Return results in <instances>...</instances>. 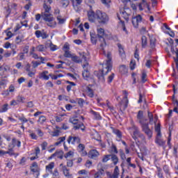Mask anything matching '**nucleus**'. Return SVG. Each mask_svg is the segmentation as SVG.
Wrapping results in <instances>:
<instances>
[{
	"label": "nucleus",
	"mask_w": 178,
	"mask_h": 178,
	"mask_svg": "<svg viewBox=\"0 0 178 178\" xmlns=\"http://www.w3.org/2000/svg\"><path fill=\"white\" fill-rule=\"evenodd\" d=\"M88 17L89 22H91V23H94L95 20H97L99 24L103 26L109 23V15L106 13L99 10H97L96 12L92 11V10H89L88 12Z\"/></svg>",
	"instance_id": "f257e3e1"
},
{
	"label": "nucleus",
	"mask_w": 178,
	"mask_h": 178,
	"mask_svg": "<svg viewBox=\"0 0 178 178\" xmlns=\"http://www.w3.org/2000/svg\"><path fill=\"white\" fill-rule=\"evenodd\" d=\"M111 70H112V57H111V53H108L107 60H106L105 63L103 64L102 71L95 72V74H96L99 80L104 83L105 78L104 77V75L108 74Z\"/></svg>",
	"instance_id": "f03ea898"
},
{
	"label": "nucleus",
	"mask_w": 178,
	"mask_h": 178,
	"mask_svg": "<svg viewBox=\"0 0 178 178\" xmlns=\"http://www.w3.org/2000/svg\"><path fill=\"white\" fill-rule=\"evenodd\" d=\"M97 35L98 36L99 41L100 42V48L102 49H104V48L106 47V42H105V38H107L108 35H106V33H105V30L101 27H97Z\"/></svg>",
	"instance_id": "7ed1b4c3"
},
{
	"label": "nucleus",
	"mask_w": 178,
	"mask_h": 178,
	"mask_svg": "<svg viewBox=\"0 0 178 178\" xmlns=\"http://www.w3.org/2000/svg\"><path fill=\"white\" fill-rule=\"evenodd\" d=\"M69 122L70 123L74 124V130H79V129H81L82 131H84L86 130V127L84 126V124H83L82 122H79V118H77L76 116L71 117L69 120Z\"/></svg>",
	"instance_id": "20e7f679"
},
{
	"label": "nucleus",
	"mask_w": 178,
	"mask_h": 178,
	"mask_svg": "<svg viewBox=\"0 0 178 178\" xmlns=\"http://www.w3.org/2000/svg\"><path fill=\"white\" fill-rule=\"evenodd\" d=\"M142 131L147 136L148 140L152 138V129H149V122H145L144 124H140Z\"/></svg>",
	"instance_id": "39448f33"
},
{
	"label": "nucleus",
	"mask_w": 178,
	"mask_h": 178,
	"mask_svg": "<svg viewBox=\"0 0 178 178\" xmlns=\"http://www.w3.org/2000/svg\"><path fill=\"white\" fill-rule=\"evenodd\" d=\"M42 19H43L49 27H54V17L52 14L42 13Z\"/></svg>",
	"instance_id": "423d86ee"
},
{
	"label": "nucleus",
	"mask_w": 178,
	"mask_h": 178,
	"mask_svg": "<svg viewBox=\"0 0 178 178\" xmlns=\"http://www.w3.org/2000/svg\"><path fill=\"white\" fill-rule=\"evenodd\" d=\"M128 130H129L130 131H133L132 138H134V140H135V141L137 140V134H139L140 131L138 127L136 126L133 121L131 122V127L128 128Z\"/></svg>",
	"instance_id": "0eeeda50"
},
{
	"label": "nucleus",
	"mask_w": 178,
	"mask_h": 178,
	"mask_svg": "<svg viewBox=\"0 0 178 178\" xmlns=\"http://www.w3.org/2000/svg\"><path fill=\"white\" fill-rule=\"evenodd\" d=\"M128 106L129 99L127 98V95H125L122 102H120V111H121V112L126 111Z\"/></svg>",
	"instance_id": "6e6552de"
},
{
	"label": "nucleus",
	"mask_w": 178,
	"mask_h": 178,
	"mask_svg": "<svg viewBox=\"0 0 178 178\" xmlns=\"http://www.w3.org/2000/svg\"><path fill=\"white\" fill-rule=\"evenodd\" d=\"M83 68L84 71L82 72V76L85 80H88L90 77H91V74H90V70H88V63H86L83 65Z\"/></svg>",
	"instance_id": "1a4fd4ad"
},
{
	"label": "nucleus",
	"mask_w": 178,
	"mask_h": 178,
	"mask_svg": "<svg viewBox=\"0 0 178 178\" xmlns=\"http://www.w3.org/2000/svg\"><path fill=\"white\" fill-rule=\"evenodd\" d=\"M106 175L108 178H119V175H120V170H119V167H115L113 174L108 172Z\"/></svg>",
	"instance_id": "9d476101"
},
{
	"label": "nucleus",
	"mask_w": 178,
	"mask_h": 178,
	"mask_svg": "<svg viewBox=\"0 0 178 178\" xmlns=\"http://www.w3.org/2000/svg\"><path fill=\"white\" fill-rule=\"evenodd\" d=\"M141 22H143V17L140 15L132 18V24L135 29H138V24Z\"/></svg>",
	"instance_id": "9b49d317"
},
{
	"label": "nucleus",
	"mask_w": 178,
	"mask_h": 178,
	"mask_svg": "<svg viewBox=\"0 0 178 178\" xmlns=\"http://www.w3.org/2000/svg\"><path fill=\"white\" fill-rule=\"evenodd\" d=\"M72 6L76 12H79L80 8H81V3L83 0H71Z\"/></svg>",
	"instance_id": "f8f14e48"
},
{
	"label": "nucleus",
	"mask_w": 178,
	"mask_h": 178,
	"mask_svg": "<svg viewBox=\"0 0 178 178\" xmlns=\"http://www.w3.org/2000/svg\"><path fill=\"white\" fill-rule=\"evenodd\" d=\"M92 85L85 86L83 88V91L87 94L88 97L90 98H94V90L91 88Z\"/></svg>",
	"instance_id": "ddd939ff"
},
{
	"label": "nucleus",
	"mask_w": 178,
	"mask_h": 178,
	"mask_svg": "<svg viewBox=\"0 0 178 178\" xmlns=\"http://www.w3.org/2000/svg\"><path fill=\"white\" fill-rule=\"evenodd\" d=\"M143 116V111H139L137 115V119H138V123L140 125L144 124V123L148 122V119L144 118Z\"/></svg>",
	"instance_id": "4468645a"
},
{
	"label": "nucleus",
	"mask_w": 178,
	"mask_h": 178,
	"mask_svg": "<svg viewBox=\"0 0 178 178\" xmlns=\"http://www.w3.org/2000/svg\"><path fill=\"white\" fill-rule=\"evenodd\" d=\"M67 141L68 144L71 143L74 145V144H80L81 139L79 136H69Z\"/></svg>",
	"instance_id": "2eb2a0df"
},
{
	"label": "nucleus",
	"mask_w": 178,
	"mask_h": 178,
	"mask_svg": "<svg viewBox=\"0 0 178 178\" xmlns=\"http://www.w3.org/2000/svg\"><path fill=\"white\" fill-rule=\"evenodd\" d=\"M77 151L81 155V156H86L87 152L86 151V146L83 144L79 143L77 147Z\"/></svg>",
	"instance_id": "dca6fc26"
},
{
	"label": "nucleus",
	"mask_w": 178,
	"mask_h": 178,
	"mask_svg": "<svg viewBox=\"0 0 178 178\" xmlns=\"http://www.w3.org/2000/svg\"><path fill=\"white\" fill-rule=\"evenodd\" d=\"M24 69L26 72H27L28 76L29 77H33V76H35V70L31 71V65H30V63H27L25 65Z\"/></svg>",
	"instance_id": "f3484780"
},
{
	"label": "nucleus",
	"mask_w": 178,
	"mask_h": 178,
	"mask_svg": "<svg viewBox=\"0 0 178 178\" xmlns=\"http://www.w3.org/2000/svg\"><path fill=\"white\" fill-rule=\"evenodd\" d=\"M35 35H36L37 38H40L42 37V40H45V38H48V34H47V32L42 31H36L35 32Z\"/></svg>",
	"instance_id": "a211bd4d"
},
{
	"label": "nucleus",
	"mask_w": 178,
	"mask_h": 178,
	"mask_svg": "<svg viewBox=\"0 0 178 178\" xmlns=\"http://www.w3.org/2000/svg\"><path fill=\"white\" fill-rule=\"evenodd\" d=\"M88 156L91 158V159H95L99 156V152H98L97 149H92L88 152Z\"/></svg>",
	"instance_id": "6ab92c4d"
},
{
	"label": "nucleus",
	"mask_w": 178,
	"mask_h": 178,
	"mask_svg": "<svg viewBox=\"0 0 178 178\" xmlns=\"http://www.w3.org/2000/svg\"><path fill=\"white\" fill-rule=\"evenodd\" d=\"M16 145L18 148H20V147H22V142H20V140H17L15 138H13L12 139V144L9 145V147L14 148Z\"/></svg>",
	"instance_id": "aec40b11"
},
{
	"label": "nucleus",
	"mask_w": 178,
	"mask_h": 178,
	"mask_svg": "<svg viewBox=\"0 0 178 178\" xmlns=\"http://www.w3.org/2000/svg\"><path fill=\"white\" fill-rule=\"evenodd\" d=\"M98 38L99 39V38H98V36L97 35V34H95V33L90 32V41L92 44L95 45V44H97V41H98Z\"/></svg>",
	"instance_id": "412c9836"
},
{
	"label": "nucleus",
	"mask_w": 178,
	"mask_h": 178,
	"mask_svg": "<svg viewBox=\"0 0 178 178\" xmlns=\"http://www.w3.org/2000/svg\"><path fill=\"white\" fill-rule=\"evenodd\" d=\"M161 137H162V135L161 136L156 135L155 143L156 144H158V145L163 146L166 142L162 140Z\"/></svg>",
	"instance_id": "4be33fe9"
},
{
	"label": "nucleus",
	"mask_w": 178,
	"mask_h": 178,
	"mask_svg": "<svg viewBox=\"0 0 178 178\" xmlns=\"http://www.w3.org/2000/svg\"><path fill=\"white\" fill-rule=\"evenodd\" d=\"M118 47L120 56L122 58H124L126 56V54L124 53V49L123 48V46L120 43H118Z\"/></svg>",
	"instance_id": "5701e85b"
},
{
	"label": "nucleus",
	"mask_w": 178,
	"mask_h": 178,
	"mask_svg": "<svg viewBox=\"0 0 178 178\" xmlns=\"http://www.w3.org/2000/svg\"><path fill=\"white\" fill-rule=\"evenodd\" d=\"M53 156H56L58 159H63V152L62 150H56L54 154H53Z\"/></svg>",
	"instance_id": "b1692460"
},
{
	"label": "nucleus",
	"mask_w": 178,
	"mask_h": 178,
	"mask_svg": "<svg viewBox=\"0 0 178 178\" xmlns=\"http://www.w3.org/2000/svg\"><path fill=\"white\" fill-rule=\"evenodd\" d=\"M54 168H55V163L51 162L49 164L46 165V170L49 173H52V169H54Z\"/></svg>",
	"instance_id": "393cba45"
},
{
	"label": "nucleus",
	"mask_w": 178,
	"mask_h": 178,
	"mask_svg": "<svg viewBox=\"0 0 178 178\" xmlns=\"http://www.w3.org/2000/svg\"><path fill=\"white\" fill-rule=\"evenodd\" d=\"M112 130H113V133L114 134H115V136H117L118 138H120V140L122 137V131H120V130H119L118 129H115V128H112Z\"/></svg>",
	"instance_id": "a878e982"
},
{
	"label": "nucleus",
	"mask_w": 178,
	"mask_h": 178,
	"mask_svg": "<svg viewBox=\"0 0 178 178\" xmlns=\"http://www.w3.org/2000/svg\"><path fill=\"white\" fill-rule=\"evenodd\" d=\"M111 159L113 165H116L119 163V157L116 154H111Z\"/></svg>",
	"instance_id": "bb28decb"
},
{
	"label": "nucleus",
	"mask_w": 178,
	"mask_h": 178,
	"mask_svg": "<svg viewBox=\"0 0 178 178\" xmlns=\"http://www.w3.org/2000/svg\"><path fill=\"white\" fill-rule=\"evenodd\" d=\"M48 73V71H43L40 74V79H43L44 80H49V76L47 75Z\"/></svg>",
	"instance_id": "cd10ccee"
},
{
	"label": "nucleus",
	"mask_w": 178,
	"mask_h": 178,
	"mask_svg": "<svg viewBox=\"0 0 178 178\" xmlns=\"http://www.w3.org/2000/svg\"><path fill=\"white\" fill-rule=\"evenodd\" d=\"M43 9L44 10V13H46V14H51V6L47 5L46 3L43 4Z\"/></svg>",
	"instance_id": "c85d7f7f"
},
{
	"label": "nucleus",
	"mask_w": 178,
	"mask_h": 178,
	"mask_svg": "<svg viewBox=\"0 0 178 178\" xmlns=\"http://www.w3.org/2000/svg\"><path fill=\"white\" fill-rule=\"evenodd\" d=\"M8 109H9V104H5L1 106L0 108V113H3L5 112H8Z\"/></svg>",
	"instance_id": "c756f323"
},
{
	"label": "nucleus",
	"mask_w": 178,
	"mask_h": 178,
	"mask_svg": "<svg viewBox=\"0 0 178 178\" xmlns=\"http://www.w3.org/2000/svg\"><path fill=\"white\" fill-rule=\"evenodd\" d=\"M67 84H70V85L67 86V92H70V91L72 90V87H74V86H76V83H74V82H72L70 81H67Z\"/></svg>",
	"instance_id": "7c9ffc66"
},
{
	"label": "nucleus",
	"mask_w": 178,
	"mask_h": 178,
	"mask_svg": "<svg viewBox=\"0 0 178 178\" xmlns=\"http://www.w3.org/2000/svg\"><path fill=\"white\" fill-rule=\"evenodd\" d=\"M119 72L121 74H126L127 73V67L126 65H121L119 68Z\"/></svg>",
	"instance_id": "2f4dec72"
},
{
	"label": "nucleus",
	"mask_w": 178,
	"mask_h": 178,
	"mask_svg": "<svg viewBox=\"0 0 178 178\" xmlns=\"http://www.w3.org/2000/svg\"><path fill=\"white\" fill-rule=\"evenodd\" d=\"M92 115H93L95 119H96V120H101V119H102V117H101V115H99V113L92 111H91Z\"/></svg>",
	"instance_id": "473e14b6"
},
{
	"label": "nucleus",
	"mask_w": 178,
	"mask_h": 178,
	"mask_svg": "<svg viewBox=\"0 0 178 178\" xmlns=\"http://www.w3.org/2000/svg\"><path fill=\"white\" fill-rule=\"evenodd\" d=\"M157 169V172H156V175L158 176L159 178H165L163 177V172H162V168H161V167H156Z\"/></svg>",
	"instance_id": "72a5a7b5"
},
{
	"label": "nucleus",
	"mask_w": 178,
	"mask_h": 178,
	"mask_svg": "<svg viewBox=\"0 0 178 178\" xmlns=\"http://www.w3.org/2000/svg\"><path fill=\"white\" fill-rule=\"evenodd\" d=\"M47 48L43 44L38 45L35 47V51H38V52H44Z\"/></svg>",
	"instance_id": "f704fd0d"
},
{
	"label": "nucleus",
	"mask_w": 178,
	"mask_h": 178,
	"mask_svg": "<svg viewBox=\"0 0 178 178\" xmlns=\"http://www.w3.org/2000/svg\"><path fill=\"white\" fill-rule=\"evenodd\" d=\"M71 58H72V61L74 62L75 63H81L82 62V60L80 59V57L76 56H72Z\"/></svg>",
	"instance_id": "c9c22d12"
},
{
	"label": "nucleus",
	"mask_w": 178,
	"mask_h": 178,
	"mask_svg": "<svg viewBox=\"0 0 178 178\" xmlns=\"http://www.w3.org/2000/svg\"><path fill=\"white\" fill-rule=\"evenodd\" d=\"M24 101H26V97L22 95H18L17 97V102H18V104H24Z\"/></svg>",
	"instance_id": "e433bc0d"
},
{
	"label": "nucleus",
	"mask_w": 178,
	"mask_h": 178,
	"mask_svg": "<svg viewBox=\"0 0 178 178\" xmlns=\"http://www.w3.org/2000/svg\"><path fill=\"white\" fill-rule=\"evenodd\" d=\"M147 115L149 118V123L150 124H152V123H154V115L152 114V113L147 111Z\"/></svg>",
	"instance_id": "4c0bfd02"
},
{
	"label": "nucleus",
	"mask_w": 178,
	"mask_h": 178,
	"mask_svg": "<svg viewBox=\"0 0 178 178\" xmlns=\"http://www.w3.org/2000/svg\"><path fill=\"white\" fill-rule=\"evenodd\" d=\"M63 172L65 177H69V176H70V173L69 172V169H67L66 165L63 166Z\"/></svg>",
	"instance_id": "58836bf2"
},
{
	"label": "nucleus",
	"mask_w": 178,
	"mask_h": 178,
	"mask_svg": "<svg viewBox=\"0 0 178 178\" xmlns=\"http://www.w3.org/2000/svg\"><path fill=\"white\" fill-rule=\"evenodd\" d=\"M109 152H111V154H118V152L116 145L112 144Z\"/></svg>",
	"instance_id": "ea45409f"
},
{
	"label": "nucleus",
	"mask_w": 178,
	"mask_h": 178,
	"mask_svg": "<svg viewBox=\"0 0 178 178\" xmlns=\"http://www.w3.org/2000/svg\"><path fill=\"white\" fill-rule=\"evenodd\" d=\"M120 14L127 22L129 21V14L126 11H121Z\"/></svg>",
	"instance_id": "a19ab883"
},
{
	"label": "nucleus",
	"mask_w": 178,
	"mask_h": 178,
	"mask_svg": "<svg viewBox=\"0 0 178 178\" xmlns=\"http://www.w3.org/2000/svg\"><path fill=\"white\" fill-rule=\"evenodd\" d=\"M80 55V58H81V60H84V62H86V63H87V54L84 53V52H81L79 53Z\"/></svg>",
	"instance_id": "79ce46f5"
},
{
	"label": "nucleus",
	"mask_w": 178,
	"mask_h": 178,
	"mask_svg": "<svg viewBox=\"0 0 178 178\" xmlns=\"http://www.w3.org/2000/svg\"><path fill=\"white\" fill-rule=\"evenodd\" d=\"M141 41H142V47L145 48V47H147V37L145 35L142 36Z\"/></svg>",
	"instance_id": "37998d69"
},
{
	"label": "nucleus",
	"mask_w": 178,
	"mask_h": 178,
	"mask_svg": "<svg viewBox=\"0 0 178 178\" xmlns=\"http://www.w3.org/2000/svg\"><path fill=\"white\" fill-rule=\"evenodd\" d=\"M47 121V118L45 116L42 115L39 118L38 122L40 123V124H44L45 122Z\"/></svg>",
	"instance_id": "c03bdc74"
},
{
	"label": "nucleus",
	"mask_w": 178,
	"mask_h": 178,
	"mask_svg": "<svg viewBox=\"0 0 178 178\" xmlns=\"http://www.w3.org/2000/svg\"><path fill=\"white\" fill-rule=\"evenodd\" d=\"M65 140H66L65 137L59 138L58 139V141L54 143V145H56V146L60 145V144H62V143H63V141H65Z\"/></svg>",
	"instance_id": "a18cd8bd"
},
{
	"label": "nucleus",
	"mask_w": 178,
	"mask_h": 178,
	"mask_svg": "<svg viewBox=\"0 0 178 178\" xmlns=\"http://www.w3.org/2000/svg\"><path fill=\"white\" fill-rule=\"evenodd\" d=\"M136 137L137 138H140V140H142L143 143H145V136L143 135V134L141 133V131L136 134Z\"/></svg>",
	"instance_id": "49530a36"
},
{
	"label": "nucleus",
	"mask_w": 178,
	"mask_h": 178,
	"mask_svg": "<svg viewBox=\"0 0 178 178\" xmlns=\"http://www.w3.org/2000/svg\"><path fill=\"white\" fill-rule=\"evenodd\" d=\"M113 79H115V74L111 73V74L108 76L107 83H108V84H111V83L113 81Z\"/></svg>",
	"instance_id": "de8ad7c7"
},
{
	"label": "nucleus",
	"mask_w": 178,
	"mask_h": 178,
	"mask_svg": "<svg viewBox=\"0 0 178 178\" xmlns=\"http://www.w3.org/2000/svg\"><path fill=\"white\" fill-rule=\"evenodd\" d=\"M118 20H120L122 24V30L123 31H124L126 33V34H127V29H126V26L124 25V22L122 21L120 19V15H118Z\"/></svg>",
	"instance_id": "09e8293b"
},
{
	"label": "nucleus",
	"mask_w": 178,
	"mask_h": 178,
	"mask_svg": "<svg viewBox=\"0 0 178 178\" xmlns=\"http://www.w3.org/2000/svg\"><path fill=\"white\" fill-rule=\"evenodd\" d=\"M23 39H24L23 36H20V35L17 36L15 38V44H20V42H23Z\"/></svg>",
	"instance_id": "8fccbe9b"
},
{
	"label": "nucleus",
	"mask_w": 178,
	"mask_h": 178,
	"mask_svg": "<svg viewBox=\"0 0 178 178\" xmlns=\"http://www.w3.org/2000/svg\"><path fill=\"white\" fill-rule=\"evenodd\" d=\"M155 131L157 133L156 136H162L161 134V124H158L157 126L155 127Z\"/></svg>",
	"instance_id": "3c124183"
},
{
	"label": "nucleus",
	"mask_w": 178,
	"mask_h": 178,
	"mask_svg": "<svg viewBox=\"0 0 178 178\" xmlns=\"http://www.w3.org/2000/svg\"><path fill=\"white\" fill-rule=\"evenodd\" d=\"M69 3H70V1L69 0L61 1V5L63 8H67V6H69Z\"/></svg>",
	"instance_id": "603ef678"
},
{
	"label": "nucleus",
	"mask_w": 178,
	"mask_h": 178,
	"mask_svg": "<svg viewBox=\"0 0 178 178\" xmlns=\"http://www.w3.org/2000/svg\"><path fill=\"white\" fill-rule=\"evenodd\" d=\"M109 159H111V154L104 155L102 160V162L105 163L108 162V161H109Z\"/></svg>",
	"instance_id": "864d4df0"
},
{
	"label": "nucleus",
	"mask_w": 178,
	"mask_h": 178,
	"mask_svg": "<svg viewBox=\"0 0 178 178\" xmlns=\"http://www.w3.org/2000/svg\"><path fill=\"white\" fill-rule=\"evenodd\" d=\"M56 19H57L59 24H63V23H65V19L62 18L61 15H58L56 17Z\"/></svg>",
	"instance_id": "5fc2aeb1"
},
{
	"label": "nucleus",
	"mask_w": 178,
	"mask_h": 178,
	"mask_svg": "<svg viewBox=\"0 0 178 178\" xmlns=\"http://www.w3.org/2000/svg\"><path fill=\"white\" fill-rule=\"evenodd\" d=\"M102 3H103V5H105V6H106L107 8H109V6H111V5H109V3H111V0H101Z\"/></svg>",
	"instance_id": "6e6d98bb"
},
{
	"label": "nucleus",
	"mask_w": 178,
	"mask_h": 178,
	"mask_svg": "<svg viewBox=\"0 0 178 178\" xmlns=\"http://www.w3.org/2000/svg\"><path fill=\"white\" fill-rule=\"evenodd\" d=\"M84 99L82 98L78 99V105L81 106V108H83L84 106Z\"/></svg>",
	"instance_id": "4d7b16f0"
},
{
	"label": "nucleus",
	"mask_w": 178,
	"mask_h": 178,
	"mask_svg": "<svg viewBox=\"0 0 178 178\" xmlns=\"http://www.w3.org/2000/svg\"><path fill=\"white\" fill-rule=\"evenodd\" d=\"M29 133H31L29 134V136L31 137V138L32 140H37L38 138V137L37 136V135L35 133L31 132V131H29Z\"/></svg>",
	"instance_id": "13d9d810"
},
{
	"label": "nucleus",
	"mask_w": 178,
	"mask_h": 178,
	"mask_svg": "<svg viewBox=\"0 0 178 178\" xmlns=\"http://www.w3.org/2000/svg\"><path fill=\"white\" fill-rule=\"evenodd\" d=\"M47 147H48V143H47V141H44L41 144L42 151H45V149H47Z\"/></svg>",
	"instance_id": "bf43d9fd"
},
{
	"label": "nucleus",
	"mask_w": 178,
	"mask_h": 178,
	"mask_svg": "<svg viewBox=\"0 0 178 178\" xmlns=\"http://www.w3.org/2000/svg\"><path fill=\"white\" fill-rule=\"evenodd\" d=\"M31 63L33 65V69L38 67V66H40V65H41V63H40L38 61H32Z\"/></svg>",
	"instance_id": "052dcab7"
},
{
	"label": "nucleus",
	"mask_w": 178,
	"mask_h": 178,
	"mask_svg": "<svg viewBox=\"0 0 178 178\" xmlns=\"http://www.w3.org/2000/svg\"><path fill=\"white\" fill-rule=\"evenodd\" d=\"M50 51H56L58 49V46L53 44L52 42L49 44Z\"/></svg>",
	"instance_id": "680f3d73"
},
{
	"label": "nucleus",
	"mask_w": 178,
	"mask_h": 178,
	"mask_svg": "<svg viewBox=\"0 0 178 178\" xmlns=\"http://www.w3.org/2000/svg\"><path fill=\"white\" fill-rule=\"evenodd\" d=\"M8 154V155L13 156L15 155V152H13V147H10L8 151L5 152V155Z\"/></svg>",
	"instance_id": "e2e57ef3"
},
{
	"label": "nucleus",
	"mask_w": 178,
	"mask_h": 178,
	"mask_svg": "<svg viewBox=\"0 0 178 178\" xmlns=\"http://www.w3.org/2000/svg\"><path fill=\"white\" fill-rule=\"evenodd\" d=\"M130 69L131 70H134L136 69V61L133 60L130 62Z\"/></svg>",
	"instance_id": "0e129e2a"
},
{
	"label": "nucleus",
	"mask_w": 178,
	"mask_h": 178,
	"mask_svg": "<svg viewBox=\"0 0 178 178\" xmlns=\"http://www.w3.org/2000/svg\"><path fill=\"white\" fill-rule=\"evenodd\" d=\"M104 169H100L96 174L95 176L96 177H99V176H102L104 175Z\"/></svg>",
	"instance_id": "69168bd1"
},
{
	"label": "nucleus",
	"mask_w": 178,
	"mask_h": 178,
	"mask_svg": "<svg viewBox=\"0 0 178 178\" xmlns=\"http://www.w3.org/2000/svg\"><path fill=\"white\" fill-rule=\"evenodd\" d=\"M64 56L65 58H72V54H70L69 50H65Z\"/></svg>",
	"instance_id": "338daca9"
},
{
	"label": "nucleus",
	"mask_w": 178,
	"mask_h": 178,
	"mask_svg": "<svg viewBox=\"0 0 178 178\" xmlns=\"http://www.w3.org/2000/svg\"><path fill=\"white\" fill-rule=\"evenodd\" d=\"M146 78H147V74L145 72H143L142 76H141L143 83H145V81H147V79H145Z\"/></svg>",
	"instance_id": "774afa93"
}]
</instances>
